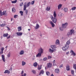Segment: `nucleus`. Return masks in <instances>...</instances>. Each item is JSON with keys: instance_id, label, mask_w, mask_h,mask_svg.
<instances>
[{"instance_id": "obj_45", "label": "nucleus", "mask_w": 76, "mask_h": 76, "mask_svg": "<svg viewBox=\"0 0 76 76\" xmlns=\"http://www.w3.org/2000/svg\"><path fill=\"white\" fill-rule=\"evenodd\" d=\"M46 74L48 76V75H50V72L48 71L47 72H46Z\"/></svg>"}, {"instance_id": "obj_53", "label": "nucleus", "mask_w": 76, "mask_h": 76, "mask_svg": "<svg viewBox=\"0 0 76 76\" xmlns=\"http://www.w3.org/2000/svg\"><path fill=\"white\" fill-rule=\"evenodd\" d=\"M23 5V3H22L21 4H20V6H22Z\"/></svg>"}, {"instance_id": "obj_48", "label": "nucleus", "mask_w": 76, "mask_h": 76, "mask_svg": "<svg viewBox=\"0 0 76 76\" xmlns=\"http://www.w3.org/2000/svg\"><path fill=\"white\" fill-rule=\"evenodd\" d=\"M18 15H15L14 16V18H17V17H18Z\"/></svg>"}, {"instance_id": "obj_5", "label": "nucleus", "mask_w": 76, "mask_h": 76, "mask_svg": "<svg viewBox=\"0 0 76 76\" xmlns=\"http://www.w3.org/2000/svg\"><path fill=\"white\" fill-rule=\"evenodd\" d=\"M68 48H69V47L65 45V47L62 48V50L63 51H66V50H67Z\"/></svg>"}, {"instance_id": "obj_23", "label": "nucleus", "mask_w": 76, "mask_h": 76, "mask_svg": "<svg viewBox=\"0 0 76 76\" xmlns=\"http://www.w3.org/2000/svg\"><path fill=\"white\" fill-rule=\"evenodd\" d=\"M62 6V4H60L58 6V10H59L60 9H61V7Z\"/></svg>"}, {"instance_id": "obj_15", "label": "nucleus", "mask_w": 76, "mask_h": 76, "mask_svg": "<svg viewBox=\"0 0 76 76\" xmlns=\"http://www.w3.org/2000/svg\"><path fill=\"white\" fill-rule=\"evenodd\" d=\"M54 51H56V49L52 50L50 48L49 50V52H50V53H53L54 52Z\"/></svg>"}, {"instance_id": "obj_41", "label": "nucleus", "mask_w": 76, "mask_h": 76, "mask_svg": "<svg viewBox=\"0 0 76 76\" xmlns=\"http://www.w3.org/2000/svg\"><path fill=\"white\" fill-rule=\"evenodd\" d=\"M25 12L26 15H28V10H26Z\"/></svg>"}, {"instance_id": "obj_54", "label": "nucleus", "mask_w": 76, "mask_h": 76, "mask_svg": "<svg viewBox=\"0 0 76 76\" xmlns=\"http://www.w3.org/2000/svg\"><path fill=\"white\" fill-rule=\"evenodd\" d=\"M9 70H10V71H12V67H10V68L9 69Z\"/></svg>"}, {"instance_id": "obj_38", "label": "nucleus", "mask_w": 76, "mask_h": 76, "mask_svg": "<svg viewBox=\"0 0 76 76\" xmlns=\"http://www.w3.org/2000/svg\"><path fill=\"white\" fill-rule=\"evenodd\" d=\"M53 66H56V64L55 61L54 60L53 61Z\"/></svg>"}, {"instance_id": "obj_17", "label": "nucleus", "mask_w": 76, "mask_h": 76, "mask_svg": "<svg viewBox=\"0 0 76 76\" xmlns=\"http://www.w3.org/2000/svg\"><path fill=\"white\" fill-rule=\"evenodd\" d=\"M50 9H51V7H47V8L46 9V10L47 11H50Z\"/></svg>"}, {"instance_id": "obj_28", "label": "nucleus", "mask_w": 76, "mask_h": 76, "mask_svg": "<svg viewBox=\"0 0 76 76\" xmlns=\"http://www.w3.org/2000/svg\"><path fill=\"white\" fill-rule=\"evenodd\" d=\"M4 73H10V71H9L8 70H6L4 72Z\"/></svg>"}, {"instance_id": "obj_62", "label": "nucleus", "mask_w": 76, "mask_h": 76, "mask_svg": "<svg viewBox=\"0 0 76 76\" xmlns=\"http://www.w3.org/2000/svg\"><path fill=\"white\" fill-rule=\"evenodd\" d=\"M7 46L5 47V48H7Z\"/></svg>"}, {"instance_id": "obj_51", "label": "nucleus", "mask_w": 76, "mask_h": 76, "mask_svg": "<svg viewBox=\"0 0 76 76\" xmlns=\"http://www.w3.org/2000/svg\"><path fill=\"white\" fill-rule=\"evenodd\" d=\"M7 28H8V31H10V28H9V27H6Z\"/></svg>"}, {"instance_id": "obj_16", "label": "nucleus", "mask_w": 76, "mask_h": 76, "mask_svg": "<svg viewBox=\"0 0 76 76\" xmlns=\"http://www.w3.org/2000/svg\"><path fill=\"white\" fill-rule=\"evenodd\" d=\"M1 57L2 60L4 62H5V58H4V55H2Z\"/></svg>"}, {"instance_id": "obj_40", "label": "nucleus", "mask_w": 76, "mask_h": 76, "mask_svg": "<svg viewBox=\"0 0 76 76\" xmlns=\"http://www.w3.org/2000/svg\"><path fill=\"white\" fill-rule=\"evenodd\" d=\"M43 61H46L47 60V57H45L43 59Z\"/></svg>"}, {"instance_id": "obj_49", "label": "nucleus", "mask_w": 76, "mask_h": 76, "mask_svg": "<svg viewBox=\"0 0 76 76\" xmlns=\"http://www.w3.org/2000/svg\"><path fill=\"white\" fill-rule=\"evenodd\" d=\"M26 73H25L24 74V75H23V74H22V75H21V76H26Z\"/></svg>"}, {"instance_id": "obj_42", "label": "nucleus", "mask_w": 76, "mask_h": 76, "mask_svg": "<svg viewBox=\"0 0 76 76\" xmlns=\"http://www.w3.org/2000/svg\"><path fill=\"white\" fill-rule=\"evenodd\" d=\"M73 68L76 70V64H73Z\"/></svg>"}, {"instance_id": "obj_21", "label": "nucleus", "mask_w": 76, "mask_h": 76, "mask_svg": "<svg viewBox=\"0 0 76 76\" xmlns=\"http://www.w3.org/2000/svg\"><path fill=\"white\" fill-rule=\"evenodd\" d=\"M50 24H51L52 27H54V26H55V25L54 24V23H53V22L50 21Z\"/></svg>"}, {"instance_id": "obj_47", "label": "nucleus", "mask_w": 76, "mask_h": 76, "mask_svg": "<svg viewBox=\"0 0 76 76\" xmlns=\"http://www.w3.org/2000/svg\"><path fill=\"white\" fill-rule=\"evenodd\" d=\"M34 3H35V1H33L31 2V4L33 5L34 4Z\"/></svg>"}, {"instance_id": "obj_29", "label": "nucleus", "mask_w": 76, "mask_h": 76, "mask_svg": "<svg viewBox=\"0 0 76 76\" xmlns=\"http://www.w3.org/2000/svg\"><path fill=\"white\" fill-rule=\"evenodd\" d=\"M41 53H39L38 54L36 55V57H40L41 56Z\"/></svg>"}, {"instance_id": "obj_60", "label": "nucleus", "mask_w": 76, "mask_h": 76, "mask_svg": "<svg viewBox=\"0 0 76 76\" xmlns=\"http://www.w3.org/2000/svg\"><path fill=\"white\" fill-rule=\"evenodd\" d=\"M12 20H13V19L11 18V21H12Z\"/></svg>"}, {"instance_id": "obj_63", "label": "nucleus", "mask_w": 76, "mask_h": 76, "mask_svg": "<svg viewBox=\"0 0 76 76\" xmlns=\"http://www.w3.org/2000/svg\"><path fill=\"white\" fill-rule=\"evenodd\" d=\"M0 54H1V52L0 51Z\"/></svg>"}, {"instance_id": "obj_32", "label": "nucleus", "mask_w": 76, "mask_h": 76, "mask_svg": "<svg viewBox=\"0 0 76 76\" xmlns=\"http://www.w3.org/2000/svg\"><path fill=\"white\" fill-rule=\"evenodd\" d=\"M12 12H16V9H15V8L13 7L12 9Z\"/></svg>"}, {"instance_id": "obj_43", "label": "nucleus", "mask_w": 76, "mask_h": 76, "mask_svg": "<svg viewBox=\"0 0 76 76\" xmlns=\"http://www.w3.org/2000/svg\"><path fill=\"white\" fill-rule=\"evenodd\" d=\"M7 57L8 58L10 57V52L7 55Z\"/></svg>"}, {"instance_id": "obj_55", "label": "nucleus", "mask_w": 76, "mask_h": 76, "mask_svg": "<svg viewBox=\"0 0 76 76\" xmlns=\"http://www.w3.org/2000/svg\"><path fill=\"white\" fill-rule=\"evenodd\" d=\"M24 73V71H23V70L21 72V74L22 75V74H23V73Z\"/></svg>"}, {"instance_id": "obj_7", "label": "nucleus", "mask_w": 76, "mask_h": 76, "mask_svg": "<svg viewBox=\"0 0 76 76\" xmlns=\"http://www.w3.org/2000/svg\"><path fill=\"white\" fill-rule=\"evenodd\" d=\"M70 44V40H68L66 43V44L65 45L67 47H69V45Z\"/></svg>"}, {"instance_id": "obj_58", "label": "nucleus", "mask_w": 76, "mask_h": 76, "mask_svg": "<svg viewBox=\"0 0 76 76\" xmlns=\"http://www.w3.org/2000/svg\"><path fill=\"white\" fill-rule=\"evenodd\" d=\"M66 54H69V52H66Z\"/></svg>"}, {"instance_id": "obj_35", "label": "nucleus", "mask_w": 76, "mask_h": 76, "mask_svg": "<svg viewBox=\"0 0 76 76\" xmlns=\"http://www.w3.org/2000/svg\"><path fill=\"white\" fill-rule=\"evenodd\" d=\"M6 26V25L4 24H0V26H1V27H4V26Z\"/></svg>"}, {"instance_id": "obj_1", "label": "nucleus", "mask_w": 76, "mask_h": 76, "mask_svg": "<svg viewBox=\"0 0 76 76\" xmlns=\"http://www.w3.org/2000/svg\"><path fill=\"white\" fill-rule=\"evenodd\" d=\"M68 25L67 23H65V24H62V27H60L59 28L60 29L61 31H63V28H66Z\"/></svg>"}, {"instance_id": "obj_22", "label": "nucleus", "mask_w": 76, "mask_h": 76, "mask_svg": "<svg viewBox=\"0 0 76 76\" xmlns=\"http://www.w3.org/2000/svg\"><path fill=\"white\" fill-rule=\"evenodd\" d=\"M24 54V51L23 50H21L20 52V55H23Z\"/></svg>"}, {"instance_id": "obj_39", "label": "nucleus", "mask_w": 76, "mask_h": 76, "mask_svg": "<svg viewBox=\"0 0 76 76\" xmlns=\"http://www.w3.org/2000/svg\"><path fill=\"white\" fill-rule=\"evenodd\" d=\"M16 2H17V0H15L12 1V3H16Z\"/></svg>"}, {"instance_id": "obj_37", "label": "nucleus", "mask_w": 76, "mask_h": 76, "mask_svg": "<svg viewBox=\"0 0 76 76\" xmlns=\"http://www.w3.org/2000/svg\"><path fill=\"white\" fill-rule=\"evenodd\" d=\"M41 68H42L41 66H39L37 67V69H38V70H41Z\"/></svg>"}, {"instance_id": "obj_6", "label": "nucleus", "mask_w": 76, "mask_h": 76, "mask_svg": "<svg viewBox=\"0 0 76 76\" xmlns=\"http://www.w3.org/2000/svg\"><path fill=\"white\" fill-rule=\"evenodd\" d=\"M70 53L71 54V56H76V53L72 50L70 51Z\"/></svg>"}, {"instance_id": "obj_8", "label": "nucleus", "mask_w": 76, "mask_h": 76, "mask_svg": "<svg viewBox=\"0 0 76 76\" xmlns=\"http://www.w3.org/2000/svg\"><path fill=\"white\" fill-rule=\"evenodd\" d=\"M55 72L56 73L58 74V73H60V69L58 68L56 69L55 70Z\"/></svg>"}, {"instance_id": "obj_33", "label": "nucleus", "mask_w": 76, "mask_h": 76, "mask_svg": "<svg viewBox=\"0 0 76 76\" xmlns=\"http://www.w3.org/2000/svg\"><path fill=\"white\" fill-rule=\"evenodd\" d=\"M22 66H24L26 64V63L24 61H23L22 62Z\"/></svg>"}, {"instance_id": "obj_30", "label": "nucleus", "mask_w": 76, "mask_h": 76, "mask_svg": "<svg viewBox=\"0 0 76 76\" xmlns=\"http://www.w3.org/2000/svg\"><path fill=\"white\" fill-rule=\"evenodd\" d=\"M37 65H38V64L37 63V62H35L34 64H33V66H34V67H37Z\"/></svg>"}, {"instance_id": "obj_56", "label": "nucleus", "mask_w": 76, "mask_h": 76, "mask_svg": "<svg viewBox=\"0 0 76 76\" xmlns=\"http://www.w3.org/2000/svg\"><path fill=\"white\" fill-rule=\"evenodd\" d=\"M32 72H33V73H35V71H34V70H33V71H32Z\"/></svg>"}, {"instance_id": "obj_9", "label": "nucleus", "mask_w": 76, "mask_h": 76, "mask_svg": "<svg viewBox=\"0 0 76 76\" xmlns=\"http://www.w3.org/2000/svg\"><path fill=\"white\" fill-rule=\"evenodd\" d=\"M16 34L18 36H21L22 35V32H17L16 33Z\"/></svg>"}, {"instance_id": "obj_13", "label": "nucleus", "mask_w": 76, "mask_h": 76, "mask_svg": "<svg viewBox=\"0 0 76 76\" xmlns=\"http://www.w3.org/2000/svg\"><path fill=\"white\" fill-rule=\"evenodd\" d=\"M66 70L68 71L70 70V66H69V65H66Z\"/></svg>"}, {"instance_id": "obj_19", "label": "nucleus", "mask_w": 76, "mask_h": 76, "mask_svg": "<svg viewBox=\"0 0 76 76\" xmlns=\"http://www.w3.org/2000/svg\"><path fill=\"white\" fill-rule=\"evenodd\" d=\"M8 33H6V34H4L3 36L4 37H8Z\"/></svg>"}, {"instance_id": "obj_59", "label": "nucleus", "mask_w": 76, "mask_h": 76, "mask_svg": "<svg viewBox=\"0 0 76 76\" xmlns=\"http://www.w3.org/2000/svg\"><path fill=\"white\" fill-rule=\"evenodd\" d=\"M13 38V36H11V38Z\"/></svg>"}, {"instance_id": "obj_36", "label": "nucleus", "mask_w": 76, "mask_h": 76, "mask_svg": "<svg viewBox=\"0 0 76 76\" xmlns=\"http://www.w3.org/2000/svg\"><path fill=\"white\" fill-rule=\"evenodd\" d=\"M20 13L21 14V16H23V12L22 11H20Z\"/></svg>"}, {"instance_id": "obj_64", "label": "nucleus", "mask_w": 76, "mask_h": 76, "mask_svg": "<svg viewBox=\"0 0 76 76\" xmlns=\"http://www.w3.org/2000/svg\"><path fill=\"white\" fill-rule=\"evenodd\" d=\"M69 76H72V75H69Z\"/></svg>"}, {"instance_id": "obj_24", "label": "nucleus", "mask_w": 76, "mask_h": 76, "mask_svg": "<svg viewBox=\"0 0 76 76\" xmlns=\"http://www.w3.org/2000/svg\"><path fill=\"white\" fill-rule=\"evenodd\" d=\"M64 12H67V11H68V8H64Z\"/></svg>"}, {"instance_id": "obj_10", "label": "nucleus", "mask_w": 76, "mask_h": 76, "mask_svg": "<svg viewBox=\"0 0 76 76\" xmlns=\"http://www.w3.org/2000/svg\"><path fill=\"white\" fill-rule=\"evenodd\" d=\"M50 47L52 50H54V49H56V48H57L56 45H51V46Z\"/></svg>"}, {"instance_id": "obj_44", "label": "nucleus", "mask_w": 76, "mask_h": 76, "mask_svg": "<svg viewBox=\"0 0 76 76\" xmlns=\"http://www.w3.org/2000/svg\"><path fill=\"white\" fill-rule=\"evenodd\" d=\"M71 72L72 74L73 75L74 74V73L75 72L74 71V70H71Z\"/></svg>"}, {"instance_id": "obj_34", "label": "nucleus", "mask_w": 76, "mask_h": 76, "mask_svg": "<svg viewBox=\"0 0 76 76\" xmlns=\"http://www.w3.org/2000/svg\"><path fill=\"white\" fill-rule=\"evenodd\" d=\"M53 16L55 18L56 17V16H57L56 15V12H53Z\"/></svg>"}, {"instance_id": "obj_3", "label": "nucleus", "mask_w": 76, "mask_h": 76, "mask_svg": "<svg viewBox=\"0 0 76 76\" xmlns=\"http://www.w3.org/2000/svg\"><path fill=\"white\" fill-rule=\"evenodd\" d=\"M30 3L31 2H29L26 5V2L25 3V4L24 6V10H25L26 9V7H29L30 5Z\"/></svg>"}, {"instance_id": "obj_18", "label": "nucleus", "mask_w": 76, "mask_h": 76, "mask_svg": "<svg viewBox=\"0 0 76 76\" xmlns=\"http://www.w3.org/2000/svg\"><path fill=\"white\" fill-rule=\"evenodd\" d=\"M44 73V71L43 70H41L39 73V75H43Z\"/></svg>"}, {"instance_id": "obj_4", "label": "nucleus", "mask_w": 76, "mask_h": 76, "mask_svg": "<svg viewBox=\"0 0 76 76\" xmlns=\"http://www.w3.org/2000/svg\"><path fill=\"white\" fill-rule=\"evenodd\" d=\"M50 18L52 19V21L54 23H56V22H57V19H56V18H54L52 16H50Z\"/></svg>"}, {"instance_id": "obj_27", "label": "nucleus", "mask_w": 76, "mask_h": 76, "mask_svg": "<svg viewBox=\"0 0 76 76\" xmlns=\"http://www.w3.org/2000/svg\"><path fill=\"white\" fill-rule=\"evenodd\" d=\"M52 66V64L50 63H48V67H51Z\"/></svg>"}, {"instance_id": "obj_11", "label": "nucleus", "mask_w": 76, "mask_h": 76, "mask_svg": "<svg viewBox=\"0 0 76 76\" xmlns=\"http://www.w3.org/2000/svg\"><path fill=\"white\" fill-rule=\"evenodd\" d=\"M39 52L40 54H42L43 52V50L41 48L39 49Z\"/></svg>"}, {"instance_id": "obj_31", "label": "nucleus", "mask_w": 76, "mask_h": 76, "mask_svg": "<svg viewBox=\"0 0 76 76\" xmlns=\"http://www.w3.org/2000/svg\"><path fill=\"white\" fill-rule=\"evenodd\" d=\"M1 54H3V50H4V48L3 47H2V48H1Z\"/></svg>"}, {"instance_id": "obj_57", "label": "nucleus", "mask_w": 76, "mask_h": 76, "mask_svg": "<svg viewBox=\"0 0 76 76\" xmlns=\"http://www.w3.org/2000/svg\"><path fill=\"white\" fill-rule=\"evenodd\" d=\"M63 67V64H62L60 66V67Z\"/></svg>"}, {"instance_id": "obj_2", "label": "nucleus", "mask_w": 76, "mask_h": 76, "mask_svg": "<svg viewBox=\"0 0 76 76\" xmlns=\"http://www.w3.org/2000/svg\"><path fill=\"white\" fill-rule=\"evenodd\" d=\"M74 33H75V31L74 29H72L70 31V32L67 33V35L68 36H69L70 35H72L73 34H74Z\"/></svg>"}, {"instance_id": "obj_12", "label": "nucleus", "mask_w": 76, "mask_h": 76, "mask_svg": "<svg viewBox=\"0 0 76 76\" xmlns=\"http://www.w3.org/2000/svg\"><path fill=\"white\" fill-rule=\"evenodd\" d=\"M63 14H62L61 12H60L58 14V16L60 17V18H61V17L63 16Z\"/></svg>"}, {"instance_id": "obj_14", "label": "nucleus", "mask_w": 76, "mask_h": 76, "mask_svg": "<svg viewBox=\"0 0 76 76\" xmlns=\"http://www.w3.org/2000/svg\"><path fill=\"white\" fill-rule=\"evenodd\" d=\"M5 13L6 12H4H4H1V11L0 10V14H1V16H2V15H4Z\"/></svg>"}, {"instance_id": "obj_50", "label": "nucleus", "mask_w": 76, "mask_h": 76, "mask_svg": "<svg viewBox=\"0 0 76 76\" xmlns=\"http://www.w3.org/2000/svg\"><path fill=\"white\" fill-rule=\"evenodd\" d=\"M48 59H50V58H51V56H48Z\"/></svg>"}, {"instance_id": "obj_52", "label": "nucleus", "mask_w": 76, "mask_h": 76, "mask_svg": "<svg viewBox=\"0 0 76 76\" xmlns=\"http://www.w3.org/2000/svg\"><path fill=\"white\" fill-rule=\"evenodd\" d=\"M9 38H10V35L7 37V39H9Z\"/></svg>"}, {"instance_id": "obj_25", "label": "nucleus", "mask_w": 76, "mask_h": 76, "mask_svg": "<svg viewBox=\"0 0 76 76\" xmlns=\"http://www.w3.org/2000/svg\"><path fill=\"white\" fill-rule=\"evenodd\" d=\"M39 25H38V24H37L35 27V29H37L39 28Z\"/></svg>"}, {"instance_id": "obj_20", "label": "nucleus", "mask_w": 76, "mask_h": 76, "mask_svg": "<svg viewBox=\"0 0 76 76\" xmlns=\"http://www.w3.org/2000/svg\"><path fill=\"white\" fill-rule=\"evenodd\" d=\"M18 32H20V31L22 30V27L21 26L18 27Z\"/></svg>"}, {"instance_id": "obj_61", "label": "nucleus", "mask_w": 76, "mask_h": 76, "mask_svg": "<svg viewBox=\"0 0 76 76\" xmlns=\"http://www.w3.org/2000/svg\"><path fill=\"white\" fill-rule=\"evenodd\" d=\"M28 30L29 31H30V30H31V29H28Z\"/></svg>"}, {"instance_id": "obj_26", "label": "nucleus", "mask_w": 76, "mask_h": 76, "mask_svg": "<svg viewBox=\"0 0 76 76\" xmlns=\"http://www.w3.org/2000/svg\"><path fill=\"white\" fill-rule=\"evenodd\" d=\"M55 43L56 45H58V44L60 43V42L59 41V40L58 39H57L56 42Z\"/></svg>"}, {"instance_id": "obj_46", "label": "nucleus", "mask_w": 76, "mask_h": 76, "mask_svg": "<svg viewBox=\"0 0 76 76\" xmlns=\"http://www.w3.org/2000/svg\"><path fill=\"white\" fill-rule=\"evenodd\" d=\"M76 9V7H72V10H75V9Z\"/></svg>"}]
</instances>
